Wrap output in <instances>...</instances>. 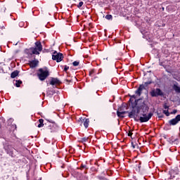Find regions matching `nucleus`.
I'll list each match as a JSON object with an SVG mask.
<instances>
[{
	"label": "nucleus",
	"instance_id": "f257e3e1",
	"mask_svg": "<svg viewBox=\"0 0 180 180\" xmlns=\"http://www.w3.org/2000/svg\"><path fill=\"white\" fill-rule=\"evenodd\" d=\"M129 102L131 103L132 110L129 112V119H134L136 122L140 121L141 123H146L153 117V112H147L150 110L148 105L146 103V101L139 98L133 102V99H136V95L129 96Z\"/></svg>",
	"mask_w": 180,
	"mask_h": 180
},
{
	"label": "nucleus",
	"instance_id": "f03ea898",
	"mask_svg": "<svg viewBox=\"0 0 180 180\" xmlns=\"http://www.w3.org/2000/svg\"><path fill=\"white\" fill-rule=\"evenodd\" d=\"M37 77L39 78V81H45L47 79L48 77H50V71L47 67L41 68L37 72Z\"/></svg>",
	"mask_w": 180,
	"mask_h": 180
},
{
	"label": "nucleus",
	"instance_id": "7ed1b4c3",
	"mask_svg": "<svg viewBox=\"0 0 180 180\" xmlns=\"http://www.w3.org/2000/svg\"><path fill=\"white\" fill-rule=\"evenodd\" d=\"M153 82V80H149L145 82L143 84H140L139 88L135 91L136 95L138 96H141V92H143V90L146 89V87L148 86V85H151Z\"/></svg>",
	"mask_w": 180,
	"mask_h": 180
},
{
	"label": "nucleus",
	"instance_id": "20e7f679",
	"mask_svg": "<svg viewBox=\"0 0 180 180\" xmlns=\"http://www.w3.org/2000/svg\"><path fill=\"white\" fill-rule=\"evenodd\" d=\"M124 108H127V104L122 103V105L118 108L117 111V116L123 119L124 115L129 113V111H124Z\"/></svg>",
	"mask_w": 180,
	"mask_h": 180
},
{
	"label": "nucleus",
	"instance_id": "39448f33",
	"mask_svg": "<svg viewBox=\"0 0 180 180\" xmlns=\"http://www.w3.org/2000/svg\"><path fill=\"white\" fill-rule=\"evenodd\" d=\"M150 95L152 98H158V96H164V92L161 89L156 88L150 91Z\"/></svg>",
	"mask_w": 180,
	"mask_h": 180
},
{
	"label": "nucleus",
	"instance_id": "423d86ee",
	"mask_svg": "<svg viewBox=\"0 0 180 180\" xmlns=\"http://www.w3.org/2000/svg\"><path fill=\"white\" fill-rule=\"evenodd\" d=\"M63 58H64V55H63V53H58L57 51H55L53 53L52 60H53V61H56V63H61Z\"/></svg>",
	"mask_w": 180,
	"mask_h": 180
},
{
	"label": "nucleus",
	"instance_id": "0eeeda50",
	"mask_svg": "<svg viewBox=\"0 0 180 180\" xmlns=\"http://www.w3.org/2000/svg\"><path fill=\"white\" fill-rule=\"evenodd\" d=\"M25 53L28 56V57H30L33 56V54L39 55L40 53L39 51H36V49H34L33 47H31L30 49H26L25 50Z\"/></svg>",
	"mask_w": 180,
	"mask_h": 180
},
{
	"label": "nucleus",
	"instance_id": "6e6552de",
	"mask_svg": "<svg viewBox=\"0 0 180 180\" xmlns=\"http://www.w3.org/2000/svg\"><path fill=\"white\" fill-rule=\"evenodd\" d=\"M4 148L8 154H12V153H13V150H14L13 147H12V146L9 144V143L8 142L4 144Z\"/></svg>",
	"mask_w": 180,
	"mask_h": 180
},
{
	"label": "nucleus",
	"instance_id": "1a4fd4ad",
	"mask_svg": "<svg viewBox=\"0 0 180 180\" xmlns=\"http://www.w3.org/2000/svg\"><path fill=\"white\" fill-rule=\"evenodd\" d=\"M180 122V115H177L175 118L169 120V126H176Z\"/></svg>",
	"mask_w": 180,
	"mask_h": 180
},
{
	"label": "nucleus",
	"instance_id": "9d476101",
	"mask_svg": "<svg viewBox=\"0 0 180 180\" xmlns=\"http://www.w3.org/2000/svg\"><path fill=\"white\" fill-rule=\"evenodd\" d=\"M56 127H57V124H56V123L50 122L46 127V130L50 133H53V131H56Z\"/></svg>",
	"mask_w": 180,
	"mask_h": 180
},
{
	"label": "nucleus",
	"instance_id": "9b49d317",
	"mask_svg": "<svg viewBox=\"0 0 180 180\" xmlns=\"http://www.w3.org/2000/svg\"><path fill=\"white\" fill-rule=\"evenodd\" d=\"M33 49H35L36 51H41L43 50V46L41 45V42L37 41L35 42V47H33Z\"/></svg>",
	"mask_w": 180,
	"mask_h": 180
},
{
	"label": "nucleus",
	"instance_id": "f8f14e48",
	"mask_svg": "<svg viewBox=\"0 0 180 180\" xmlns=\"http://www.w3.org/2000/svg\"><path fill=\"white\" fill-rule=\"evenodd\" d=\"M80 122H83V124L85 127V129H88V127L89 126V120L88 118H79Z\"/></svg>",
	"mask_w": 180,
	"mask_h": 180
},
{
	"label": "nucleus",
	"instance_id": "ddd939ff",
	"mask_svg": "<svg viewBox=\"0 0 180 180\" xmlns=\"http://www.w3.org/2000/svg\"><path fill=\"white\" fill-rule=\"evenodd\" d=\"M17 163L19 167H25L27 164V160H26V158L19 159Z\"/></svg>",
	"mask_w": 180,
	"mask_h": 180
},
{
	"label": "nucleus",
	"instance_id": "4468645a",
	"mask_svg": "<svg viewBox=\"0 0 180 180\" xmlns=\"http://www.w3.org/2000/svg\"><path fill=\"white\" fill-rule=\"evenodd\" d=\"M61 82L57 78L52 77L50 82V85H60Z\"/></svg>",
	"mask_w": 180,
	"mask_h": 180
},
{
	"label": "nucleus",
	"instance_id": "2eb2a0df",
	"mask_svg": "<svg viewBox=\"0 0 180 180\" xmlns=\"http://www.w3.org/2000/svg\"><path fill=\"white\" fill-rule=\"evenodd\" d=\"M29 64H30V68H36V67L39 65V60H31L30 61Z\"/></svg>",
	"mask_w": 180,
	"mask_h": 180
},
{
	"label": "nucleus",
	"instance_id": "dca6fc26",
	"mask_svg": "<svg viewBox=\"0 0 180 180\" xmlns=\"http://www.w3.org/2000/svg\"><path fill=\"white\" fill-rule=\"evenodd\" d=\"M169 174L170 175V179H174V178H175V175H178V172H176V170L174 169H171L169 172Z\"/></svg>",
	"mask_w": 180,
	"mask_h": 180
},
{
	"label": "nucleus",
	"instance_id": "f3484780",
	"mask_svg": "<svg viewBox=\"0 0 180 180\" xmlns=\"http://www.w3.org/2000/svg\"><path fill=\"white\" fill-rule=\"evenodd\" d=\"M173 89L176 92V94H180V86H178V84H174Z\"/></svg>",
	"mask_w": 180,
	"mask_h": 180
},
{
	"label": "nucleus",
	"instance_id": "a211bd4d",
	"mask_svg": "<svg viewBox=\"0 0 180 180\" xmlns=\"http://www.w3.org/2000/svg\"><path fill=\"white\" fill-rule=\"evenodd\" d=\"M18 75H19V71L18 70H15L11 73V78H16V77H18Z\"/></svg>",
	"mask_w": 180,
	"mask_h": 180
},
{
	"label": "nucleus",
	"instance_id": "6ab92c4d",
	"mask_svg": "<svg viewBox=\"0 0 180 180\" xmlns=\"http://www.w3.org/2000/svg\"><path fill=\"white\" fill-rule=\"evenodd\" d=\"M132 162H135V167H138L139 169L141 168V162L140 161L132 160Z\"/></svg>",
	"mask_w": 180,
	"mask_h": 180
},
{
	"label": "nucleus",
	"instance_id": "aec40b11",
	"mask_svg": "<svg viewBox=\"0 0 180 180\" xmlns=\"http://www.w3.org/2000/svg\"><path fill=\"white\" fill-rule=\"evenodd\" d=\"M39 124H38V127L40 128V127H43L44 126V120L43 119H39Z\"/></svg>",
	"mask_w": 180,
	"mask_h": 180
},
{
	"label": "nucleus",
	"instance_id": "412c9836",
	"mask_svg": "<svg viewBox=\"0 0 180 180\" xmlns=\"http://www.w3.org/2000/svg\"><path fill=\"white\" fill-rule=\"evenodd\" d=\"M15 86L17 88H20V84H22V80H16L15 81Z\"/></svg>",
	"mask_w": 180,
	"mask_h": 180
},
{
	"label": "nucleus",
	"instance_id": "4be33fe9",
	"mask_svg": "<svg viewBox=\"0 0 180 180\" xmlns=\"http://www.w3.org/2000/svg\"><path fill=\"white\" fill-rule=\"evenodd\" d=\"M105 19L107 20H112L113 19V16L110 14L105 15Z\"/></svg>",
	"mask_w": 180,
	"mask_h": 180
},
{
	"label": "nucleus",
	"instance_id": "5701e85b",
	"mask_svg": "<svg viewBox=\"0 0 180 180\" xmlns=\"http://www.w3.org/2000/svg\"><path fill=\"white\" fill-rule=\"evenodd\" d=\"M95 72V69H93V70H91L89 72V75L90 77H94V73Z\"/></svg>",
	"mask_w": 180,
	"mask_h": 180
},
{
	"label": "nucleus",
	"instance_id": "b1692460",
	"mask_svg": "<svg viewBox=\"0 0 180 180\" xmlns=\"http://www.w3.org/2000/svg\"><path fill=\"white\" fill-rule=\"evenodd\" d=\"M88 137H84L81 139V143H86V141H88Z\"/></svg>",
	"mask_w": 180,
	"mask_h": 180
},
{
	"label": "nucleus",
	"instance_id": "393cba45",
	"mask_svg": "<svg viewBox=\"0 0 180 180\" xmlns=\"http://www.w3.org/2000/svg\"><path fill=\"white\" fill-rule=\"evenodd\" d=\"M163 108L164 109H165L166 110H168L169 109V105H168V104L167 103H165L164 105H163Z\"/></svg>",
	"mask_w": 180,
	"mask_h": 180
},
{
	"label": "nucleus",
	"instance_id": "a878e982",
	"mask_svg": "<svg viewBox=\"0 0 180 180\" xmlns=\"http://www.w3.org/2000/svg\"><path fill=\"white\" fill-rule=\"evenodd\" d=\"M72 65H74V67H78V65H79V61H74Z\"/></svg>",
	"mask_w": 180,
	"mask_h": 180
},
{
	"label": "nucleus",
	"instance_id": "bb28decb",
	"mask_svg": "<svg viewBox=\"0 0 180 180\" xmlns=\"http://www.w3.org/2000/svg\"><path fill=\"white\" fill-rule=\"evenodd\" d=\"M170 141H172V143H175V141H178V138L174 139V136H172L170 138Z\"/></svg>",
	"mask_w": 180,
	"mask_h": 180
},
{
	"label": "nucleus",
	"instance_id": "cd10ccee",
	"mask_svg": "<svg viewBox=\"0 0 180 180\" xmlns=\"http://www.w3.org/2000/svg\"><path fill=\"white\" fill-rule=\"evenodd\" d=\"M163 113H164L166 116H169V111H168V110H163Z\"/></svg>",
	"mask_w": 180,
	"mask_h": 180
},
{
	"label": "nucleus",
	"instance_id": "c85d7f7f",
	"mask_svg": "<svg viewBox=\"0 0 180 180\" xmlns=\"http://www.w3.org/2000/svg\"><path fill=\"white\" fill-rule=\"evenodd\" d=\"M68 70H70V67L68 65H65L63 71H65V72H67V71H68Z\"/></svg>",
	"mask_w": 180,
	"mask_h": 180
},
{
	"label": "nucleus",
	"instance_id": "c756f323",
	"mask_svg": "<svg viewBox=\"0 0 180 180\" xmlns=\"http://www.w3.org/2000/svg\"><path fill=\"white\" fill-rule=\"evenodd\" d=\"M82 5H84V2H83V1H80V2L79 3V4L77 5V7H78V8H81V7L82 6Z\"/></svg>",
	"mask_w": 180,
	"mask_h": 180
},
{
	"label": "nucleus",
	"instance_id": "7c9ffc66",
	"mask_svg": "<svg viewBox=\"0 0 180 180\" xmlns=\"http://www.w3.org/2000/svg\"><path fill=\"white\" fill-rule=\"evenodd\" d=\"M158 117H159V119H162V117H164V115H160L158 112Z\"/></svg>",
	"mask_w": 180,
	"mask_h": 180
},
{
	"label": "nucleus",
	"instance_id": "2f4dec72",
	"mask_svg": "<svg viewBox=\"0 0 180 180\" xmlns=\"http://www.w3.org/2000/svg\"><path fill=\"white\" fill-rule=\"evenodd\" d=\"M128 136L129 137H131V136H133V132H131V131H129L128 133Z\"/></svg>",
	"mask_w": 180,
	"mask_h": 180
},
{
	"label": "nucleus",
	"instance_id": "473e14b6",
	"mask_svg": "<svg viewBox=\"0 0 180 180\" xmlns=\"http://www.w3.org/2000/svg\"><path fill=\"white\" fill-rule=\"evenodd\" d=\"M176 112H178V110H174L171 112V114H172V115H175V113H176Z\"/></svg>",
	"mask_w": 180,
	"mask_h": 180
},
{
	"label": "nucleus",
	"instance_id": "72a5a7b5",
	"mask_svg": "<svg viewBox=\"0 0 180 180\" xmlns=\"http://www.w3.org/2000/svg\"><path fill=\"white\" fill-rule=\"evenodd\" d=\"M81 168H86V165L82 164Z\"/></svg>",
	"mask_w": 180,
	"mask_h": 180
},
{
	"label": "nucleus",
	"instance_id": "f704fd0d",
	"mask_svg": "<svg viewBox=\"0 0 180 180\" xmlns=\"http://www.w3.org/2000/svg\"><path fill=\"white\" fill-rule=\"evenodd\" d=\"M65 81L68 82V84H70V82H72V80L65 79Z\"/></svg>",
	"mask_w": 180,
	"mask_h": 180
},
{
	"label": "nucleus",
	"instance_id": "c9c22d12",
	"mask_svg": "<svg viewBox=\"0 0 180 180\" xmlns=\"http://www.w3.org/2000/svg\"><path fill=\"white\" fill-rule=\"evenodd\" d=\"M131 146L133 148H136V146L134 145V143L131 142Z\"/></svg>",
	"mask_w": 180,
	"mask_h": 180
},
{
	"label": "nucleus",
	"instance_id": "e433bc0d",
	"mask_svg": "<svg viewBox=\"0 0 180 180\" xmlns=\"http://www.w3.org/2000/svg\"><path fill=\"white\" fill-rule=\"evenodd\" d=\"M129 160L127 161L128 162H131V159H128Z\"/></svg>",
	"mask_w": 180,
	"mask_h": 180
},
{
	"label": "nucleus",
	"instance_id": "4c0bfd02",
	"mask_svg": "<svg viewBox=\"0 0 180 180\" xmlns=\"http://www.w3.org/2000/svg\"><path fill=\"white\" fill-rule=\"evenodd\" d=\"M61 168H64V165L61 166Z\"/></svg>",
	"mask_w": 180,
	"mask_h": 180
},
{
	"label": "nucleus",
	"instance_id": "58836bf2",
	"mask_svg": "<svg viewBox=\"0 0 180 180\" xmlns=\"http://www.w3.org/2000/svg\"><path fill=\"white\" fill-rule=\"evenodd\" d=\"M28 172H29V171L27 172V175H28Z\"/></svg>",
	"mask_w": 180,
	"mask_h": 180
},
{
	"label": "nucleus",
	"instance_id": "ea45409f",
	"mask_svg": "<svg viewBox=\"0 0 180 180\" xmlns=\"http://www.w3.org/2000/svg\"><path fill=\"white\" fill-rule=\"evenodd\" d=\"M11 157H13V155H11Z\"/></svg>",
	"mask_w": 180,
	"mask_h": 180
},
{
	"label": "nucleus",
	"instance_id": "a19ab883",
	"mask_svg": "<svg viewBox=\"0 0 180 180\" xmlns=\"http://www.w3.org/2000/svg\"><path fill=\"white\" fill-rule=\"evenodd\" d=\"M87 1H89V0H87Z\"/></svg>",
	"mask_w": 180,
	"mask_h": 180
}]
</instances>
